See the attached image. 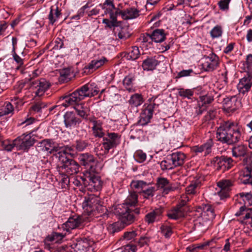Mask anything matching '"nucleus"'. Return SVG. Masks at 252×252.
<instances>
[{
	"label": "nucleus",
	"instance_id": "obj_29",
	"mask_svg": "<svg viewBox=\"0 0 252 252\" xmlns=\"http://www.w3.org/2000/svg\"><path fill=\"white\" fill-rule=\"evenodd\" d=\"M252 169L248 165L246 166L239 172V179L244 184L252 185V176L251 175Z\"/></svg>",
	"mask_w": 252,
	"mask_h": 252
},
{
	"label": "nucleus",
	"instance_id": "obj_51",
	"mask_svg": "<svg viewBox=\"0 0 252 252\" xmlns=\"http://www.w3.org/2000/svg\"><path fill=\"white\" fill-rule=\"evenodd\" d=\"M243 65L245 71L252 74V54H249L247 56L246 61Z\"/></svg>",
	"mask_w": 252,
	"mask_h": 252
},
{
	"label": "nucleus",
	"instance_id": "obj_3",
	"mask_svg": "<svg viewBox=\"0 0 252 252\" xmlns=\"http://www.w3.org/2000/svg\"><path fill=\"white\" fill-rule=\"evenodd\" d=\"M73 150L71 147L68 146L61 147L59 151L55 154L60 162L58 166V169L60 174L72 175L76 174L79 171L78 163L72 159L68 158Z\"/></svg>",
	"mask_w": 252,
	"mask_h": 252
},
{
	"label": "nucleus",
	"instance_id": "obj_28",
	"mask_svg": "<svg viewBox=\"0 0 252 252\" xmlns=\"http://www.w3.org/2000/svg\"><path fill=\"white\" fill-rule=\"evenodd\" d=\"M219 65V58L214 55L208 57L203 63V67L207 71H212L217 68Z\"/></svg>",
	"mask_w": 252,
	"mask_h": 252
},
{
	"label": "nucleus",
	"instance_id": "obj_45",
	"mask_svg": "<svg viewBox=\"0 0 252 252\" xmlns=\"http://www.w3.org/2000/svg\"><path fill=\"white\" fill-rule=\"evenodd\" d=\"M65 235L62 233L53 232L46 238L45 240L46 242L60 243Z\"/></svg>",
	"mask_w": 252,
	"mask_h": 252
},
{
	"label": "nucleus",
	"instance_id": "obj_37",
	"mask_svg": "<svg viewBox=\"0 0 252 252\" xmlns=\"http://www.w3.org/2000/svg\"><path fill=\"white\" fill-rule=\"evenodd\" d=\"M74 108L80 117L84 119H88V117L89 114L90 108L85 106L84 103H78L74 106Z\"/></svg>",
	"mask_w": 252,
	"mask_h": 252
},
{
	"label": "nucleus",
	"instance_id": "obj_36",
	"mask_svg": "<svg viewBox=\"0 0 252 252\" xmlns=\"http://www.w3.org/2000/svg\"><path fill=\"white\" fill-rule=\"evenodd\" d=\"M177 91V94L179 96L181 97L182 99H191L192 97L194 94L195 91H196V89H185L184 88H177L175 89Z\"/></svg>",
	"mask_w": 252,
	"mask_h": 252
},
{
	"label": "nucleus",
	"instance_id": "obj_60",
	"mask_svg": "<svg viewBox=\"0 0 252 252\" xmlns=\"http://www.w3.org/2000/svg\"><path fill=\"white\" fill-rule=\"evenodd\" d=\"M134 157L136 160L139 163L144 162L146 159V154L141 150L137 151Z\"/></svg>",
	"mask_w": 252,
	"mask_h": 252
},
{
	"label": "nucleus",
	"instance_id": "obj_53",
	"mask_svg": "<svg viewBox=\"0 0 252 252\" xmlns=\"http://www.w3.org/2000/svg\"><path fill=\"white\" fill-rule=\"evenodd\" d=\"M131 36L129 32H113L112 38L113 40H126Z\"/></svg>",
	"mask_w": 252,
	"mask_h": 252
},
{
	"label": "nucleus",
	"instance_id": "obj_49",
	"mask_svg": "<svg viewBox=\"0 0 252 252\" xmlns=\"http://www.w3.org/2000/svg\"><path fill=\"white\" fill-rule=\"evenodd\" d=\"M165 32H151V41L156 43L162 42L165 39Z\"/></svg>",
	"mask_w": 252,
	"mask_h": 252
},
{
	"label": "nucleus",
	"instance_id": "obj_55",
	"mask_svg": "<svg viewBox=\"0 0 252 252\" xmlns=\"http://www.w3.org/2000/svg\"><path fill=\"white\" fill-rule=\"evenodd\" d=\"M110 17V20L108 19H103V23L105 24L106 26L109 28H112L118 26V22L117 21V17L114 16L113 17Z\"/></svg>",
	"mask_w": 252,
	"mask_h": 252
},
{
	"label": "nucleus",
	"instance_id": "obj_54",
	"mask_svg": "<svg viewBox=\"0 0 252 252\" xmlns=\"http://www.w3.org/2000/svg\"><path fill=\"white\" fill-rule=\"evenodd\" d=\"M126 227L120 221L116 222L109 226V229L111 232L114 233L119 232Z\"/></svg>",
	"mask_w": 252,
	"mask_h": 252
},
{
	"label": "nucleus",
	"instance_id": "obj_48",
	"mask_svg": "<svg viewBox=\"0 0 252 252\" xmlns=\"http://www.w3.org/2000/svg\"><path fill=\"white\" fill-rule=\"evenodd\" d=\"M134 77L130 75L126 76L123 80V85L126 89L129 92H132L134 91L132 83Z\"/></svg>",
	"mask_w": 252,
	"mask_h": 252
},
{
	"label": "nucleus",
	"instance_id": "obj_52",
	"mask_svg": "<svg viewBox=\"0 0 252 252\" xmlns=\"http://www.w3.org/2000/svg\"><path fill=\"white\" fill-rule=\"evenodd\" d=\"M161 234L166 238H169L173 233L172 227L167 224H163L160 227Z\"/></svg>",
	"mask_w": 252,
	"mask_h": 252
},
{
	"label": "nucleus",
	"instance_id": "obj_42",
	"mask_svg": "<svg viewBox=\"0 0 252 252\" xmlns=\"http://www.w3.org/2000/svg\"><path fill=\"white\" fill-rule=\"evenodd\" d=\"M61 16V10L57 5H54L50 7L48 19L52 24H53Z\"/></svg>",
	"mask_w": 252,
	"mask_h": 252
},
{
	"label": "nucleus",
	"instance_id": "obj_33",
	"mask_svg": "<svg viewBox=\"0 0 252 252\" xmlns=\"http://www.w3.org/2000/svg\"><path fill=\"white\" fill-rule=\"evenodd\" d=\"M39 144V147H40L42 151L44 152L52 154L54 153V152L58 153L59 151V150H58L57 148L55 147L54 143L51 140H44L40 142Z\"/></svg>",
	"mask_w": 252,
	"mask_h": 252
},
{
	"label": "nucleus",
	"instance_id": "obj_50",
	"mask_svg": "<svg viewBox=\"0 0 252 252\" xmlns=\"http://www.w3.org/2000/svg\"><path fill=\"white\" fill-rule=\"evenodd\" d=\"M169 181L165 178H158L157 181V186L159 189L162 190V192L165 194V189L168 188Z\"/></svg>",
	"mask_w": 252,
	"mask_h": 252
},
{
	"label": "nucleus",
	"instance_id": "obj_34",
	"mask_svg": "<svg viewBox=\"0 0 252 252\" xmlns=\"http://www.w3.org/2000/svg\"><path fill=\"white\" fill-rule=\"evenodd\" d=\"M175 167L182 166L186 158L185 154L181 152H176L170 155Z\"/></svg>",
	"mask_w": 252,
	"mask_h": 252
},
{
	"label": "nucleus",
	"instance_id": "obj_5",
	"mask_svg": "<svg viewBox=\"0 0 252 252\" xmlns=\"http://www.w3.org/2000/svg\"><path fill=\"white\" fill-rule=\"evenodd\" d=\"M189 201V196L187 195H182L179 203L168 211L167 214L168 217L173 220H178L184 217L188 210L187 203Z\"/></svg>",
	"mask_w": 252,
	"mask_h": 252
},
{
	"label": "nucleus",
	"instance_id": "obj_32",
	"mask_svg": "<svg viewBox=\"0 0 252 252\" xmlns=\"http://www.w3.org/2000/svg\"><path fill=\"white\" fill-rule=\"evenodd\" d=\"M215 217L213 207L211 205H205L201 213V218L205 221L212 220Z\"/></svg>",
	"mask_w": 252,
	"mask_h": 252
},
{
	"label": "nucleus",
	"instance_id": "obj_39",
	"mask_svg": "<svg viewBox=\"0 0 252 252\" xmlns=\"http://www.w3.org/2000/svg\"><path fill=\"white\" fill-rule=\"evenodd\" d=\"M123 57L127 60L134 61L138 59L140 55L139 48L137 46L132 47L128 52L123 53Z\"/></svg>",
	"mask_w": 252,
	"mask_h": 252
},
{
	"label": "nucleus",
	"instance_id": "obj_26",
	"mask_svg": "<svg viewBox=\"0 0 252 252\" xmlns=\"http://www.w3.org/2000/svg\"><path fill=\"white\" fill-rule=\"evenodd\" d=\"M197 94H199V100L197 103L200 106H205L211 103L214 100V97L211 94H205L204 90L202 87H197L196 88Z\"/></svg>",
	"mask_w": 252,
	"mask_h": 252
},
{
	"label": "nucleus",
	"instance_id": "obj_9",
	"mask_svg": "<svg viewBox=\"0 0 252 252\" xmlns=\"http://www.w3.org/2000/svg\"><path fill=\"white\" fill-rule=\"evenodd\" d=\"M102 138V145L106 153L116 148L121 143V135L118 133L107 132Z\"/></svg>",
	"mask_w": 252,
	"mask_h": 252
},
{
	"label": "nucleus",
	"instance_id": "obj_8",
	"mask_svg": "<svg viewBox=\"0 0 252 252\" xmlns=\"http://www.w3.org/2000/svg\"><path fill=\"white\" fill-rule=\"evenodd\" d=\"M81 163L87 169V173H98L99 169L96 166L97 161L94 156L89 153L82 154L79 156Z\"/></svg>",
	"mask_w": 252,
	"mask_h": 252
},
{
	"label": "nucleus",
	"instance_id": "obj_23",
	"mask_svg": "<svg viewBox=\"0 0 252 252\" xmlns=\"http://www.w3.org/2000/svg\"><path fill=\"white\" fill-rule=\"evenodd\" d=\"M217 186L220 189L218 194L222 199L229 196V191L233 186V182L228 179L222 180L217 183Z\"/></svg>",
	"mask_w": 252,
	"mask_h": 252
},
{
	"label": "nucleus",
	"instance_id": "obj_43",
	"mask_svg": "<svg viewBox=\"0 0 252 252\" xmlns=\"http://www.w3.org/2000/svg\"><path fill=\"white\" fill-rule=\"evenodd\" d=\"M106 62H107V60L105 57H102L99 60H93L88 64L86 68L89 70H95L103 65Z\"/></svg>",
	"mask_w": 252,
	"mask_h": 252
},
{
	"label": "nucleus",
	"instance_id": "obj_13",
	"mask_svg": "<svg viewBox=\"0 0 252 252\" xmlns=\"http://www.w3.org/2000/svg\"><path fill=\"white\" fill-rule=\"evenodd\" d=\"M17 150H25L32 146L35 143V139L31 135L23 134L15 139Z\"/></svg>",
	"mask_w": 252,
	"mask_h": 252
},
{
	"label": "nucleus",
	"instance_id": "obj_61",
	"mask_svg": "<svg viewBox=\"0 0 252 252\" xmlns=\"http://www.w3.org/2000/svg\"><path fill=\"white\" fill-rule=\"evenodd\" d=\"M62 179L60 181V184L62 189H67L68 187V185L69 184V179L68 175L65 174H61Z\"/></svg>",
	"mask_w": 252,
	"mask_h": 252
},
{
	"label": "nucleus",
	"instance_id": "obj_64",
	"mask_svg": "<svg viewBox=\"0 0 252 252\" xmlns=\"http://www.w3.org/2000/svg\"><path fill=\"white\" fill-rule=\"evenodd\" d=\"M231 0H220L218 2L220 9L222 11H227L229 9V4Z\"/></svg>",
	"mask_w": 252,
	"mask_h": 252
},
{
	"label": "nucleus",
	"instance_id": "obj_18",
	"mask_svg": "<svg viewBox=\"0 0 252 252\" xmlns=\"http://www.w3.org/2000/svg\"><path fill=\"white\" fill-rule=\"evenodd\" d=\"M98 6L104 10L103 16L109 14V16L113 17L119 15L120 9L115 7L114 0H105L104 3L99 4Z\"/></svg>",
	"mask_w": 252,
	"mask_h": 252
},
{
	"label": "nucleus",
	"instance_id": "obj_6",
	"mask_svg": "<svg viewBox=\"0 0 252 252\" xmlns=\"http://www.w3.org/2000/svg\"><path fill=\"white\" fill-rule=\"evenodd\" d=\"M130 185L132 188L137 189L139 194H142L145 199H150L153 197L156 191L155 187L141 180L132 181Z\"/></svg>",
	"mask_w": 252,
	"mask_h": 252
},
{
	"label": "nucleus",
	"instance_id": "obj_1",
	"mask_svg": "<svg viewBox=\"0 0 252 252\" xmlns=\"http://www.w3.org/2000/svg\"><path fill=\"white\" fill-rule=\"evenodd\" d=\"M243 132V127L238 123L227 121L218 127L216 138L223 144L232 145L240 140Z\"/></svg>",
	"mask_w": 252,
	"mask_h": 252
},
{
	"label": "nucleus",
	"instance_id": "obj_56",
	"mask_svg": "<svg viewBox=\"0 0 252 252\" xmlns=\"http://www.w3.org/2000/svg\"><path fill=\"white\" fill-rule=\"evenodd\" d=\"M11 101L13 103V105H15V109L18 111L24 103L22 96L21 97L19 96H14L11 97Z\"/></svg>",
	"mask_w": 252,
	"mask_h": 252
},
{
	"label": "nucleus",
	"instance_id": "obj_7",
	"mask_svg": "<svg viewBox=\"0 0 252 252\" xmlns=\"http://www.w3.org/2000/svg\"><path fill=\"white\" fill-rule=\"evenodd\" d=\"M94 174L87 173L85 178H81L85 187L91 192L100 190L102 186L100 177L95 175Z\"/></svg>",
	"mask_w": 252,
	"mask_h": 252
},
{
	"label": "nucleus",
	"instance_id": "obj_35",
	"mask_svg": "<svg viewBox=\"0 0 252 252\" xmlns=\"http://www.w3.org/2000/svg\"><path fill=\"white\" fill-rule=\"evenodd\" d=\"M212 145V142L210 141L203 145L194 146L192 148L191 150L196 154L204 152V156H206L211 152Z\"/></svg>",
	"mask_w": 252,
	"mask_h": 252
},
{
	"label": "nucleus",
	"instance_id": "obj_15",
	"mask_svg": "<svg viewBox=\"0 0 252 252\" xmlns=\"http://www.w3.org/2000/svg\"><path fill=\"white\" fill-rule=\"evenodd\" d=\"M222 105L223 110L229 113L237 110L241 106V103L236 95H233L223 98Z\"/></svg>",
	"mask_w": 252,
	"mask_h": 252
},
{
	"label": "nucleus",
	"instance_id": "obj_19",
	"mask_svg": "<svg viewBox=\"0 0 252 252\" xmlns=\"http://www.w3.org/2000/svg\"><path fill=\"white\" fill-rule=\"evenodd\" d=\"M63 121L67 128L71 129L79 126L81 120L73 112H66L63 115Z\"/></svg>",
	"mask_w": 252,
	"mask_h": 252
},
{
	"label": "nucleus",
	"instance_id": "obj_2",
	"mask_svg": "<svg viewBox=\"0 0 252 252\" xmlns=\"http://www.w3.org/2000/svg\"><path fill=\"white\" fill-rule=\"evenodd\" d=\"M82 207L84 212L91 217H100L104 220L109 217V213L106 207L103 205V202L98 196L94 194L84 197Z\"/></svg>",
	"mask_w": 252,
	"mask_h": 252
},
{
	"label": "nucleus",
	"instance_id": "obj_31",
	"mask_svg": "<svg viewBox=\"0 0 252 252\" xmlns=\"http://www.w3.org/2000/svg\"><path fill=\"white\" fill-rule=\"evenodd\" d=\"M159 63L160 62L155 57H149L143 61L142 67L144 70L153 71Z\"/></svg>",
	"mask_w": 252,
	"mask_h": 252
},
{
	"label": "nucleus",
	"instance_id": "obj_44",
	"mask_svg": "<svg viewBox=\"0 0 252 252\" xmlns=\"http://www.w3.org/2000/svg\"><path fill=\"white\" fill-rule=\"evenodd\" d=\"M200 188V183L199 182L195 181L192 182L189 185L186 189V194L189 197L190 199V196L195 194Z\"/></svg>",
	"mask_w": 252,
	"mask_h": 252
},
{
	"label": "nucleus",
	"instance_id": "obj_22",
	"mask_svg": "<svg viewBox=\"0 0 252 252\" xmlns=\"http://www.w3.org/2000/svg\"><path fill=\"white\" fill-rule=\"evenodd\" d=\"M83 221L81 217L78 215H73L70 217L68 220L62 226V228L63 230L69 232L70 230L74 229L80 226Z\"/></svg>",
	"mask_w": 252,
	"mask_h": 252
},
{
	"label": "nucleus",
	"instance_id": "obj_17",
	"mask_svg": "<svg viewBox=\"0 0 252 252\" xmlns=\"http://www.w3.org/2000/svg\"><path fill=\"white\" fill-rule=\"evenodd\" d=\"M31 88L35 89L36 96H41L49 88L50 83L44 78H40L31 82Z\"/></svg>",
	"mask_w": 252,
	"mask_h": 252
},
{
	"label": "nucleus",
	"instance_id": "obj_30",
	"mask_svg": "<svg viewBox=\"0 0 252 252\" xmlns=\"http://www.w3.org/2000/svg\"><path fill=\"white\" fill-rule=\"evenodd\" d=\"M138 204V195L135 191L129 193L124 203L116 205V206H122L126 208H133Z\"/></svg>",
	"mask_w": 252,
	"mask_h": 252
},
{
	"label": "nucleus",
	"instance_id": "obj_21",
	"mask_svg": "<svg viewBox=\"0 0 252 252\" xmlns=\"http://www.w3.org/2000/svg\"><path fill=\"white\" fill-rule=\"evenodd\" d=\"M252 86V74L247 73V74L240 79L237 85V89L240 94H243L248 93Z\"/></svg>",
	"mask_w": 252,
	"mask_h": 252
},
{
	"label": "nucleus",
	"instance_id": "obj_11",
	"mask_svg": "<svg viewBox=\"0 0 252 252\" xmlns=\"http://www.w3.org/2000/svg\"><path fill=\"white\" fill-rule=\"evenodd\" d=\"M212 163L213 164L217 170L224 172L226 170H228L231 168L233 165V161L230 157H216L213 159Z\"/></svg>",
	"mask_w": 252,
	"mask_h": 252
},
{
	"label": "nucleus",
	"instance_id": "obj_12",
	"mask_svg": "<svg viewBox=\"0 0 252 252\" xmlns=\"http://www.w3.org/2000/svg\"><path fill=\"white\" fill-rule=\"evenodd\" d=\"M83 96L81 94L79 89H77L71 94L63 97V102L61 104L63 107H67L72 105L74 107L84 99Z\"/></svg>",
	"mask_w": 252,
	"mask_h": 252
},
{
	"label": "nucleus",
	"instance_id": "obj_16",
	"mask_svg": "<svg viewBox=\"0 0 252 252\" xmlns=\"http://www.w3.org/2000/svg\"><path fill=\"white\" fill-rule=\"evenodd\" d=\"M93 248L87 239L77 240L71 245L70 252H93Z\"/></svg>",
	"mask_w": 252,
	"mask_h": 252
},
{
	"label": "nucleus",
	"instance_id": "obj_46",
	"mask_svg": "<svg viewBox=\"0 0 252 252\" xmlns=\"http://www.w3.org/2000/svg\"><path fill=\"white\" fill-rule=\"evenodd\" d=\"M59 81L61 82H68L71 78V69L65 68L60 70Z\"/></svg>",
	"mask_w": 252,
	"mask_h": 252
},
{
	"label": "nucleus",
	"instance_id": "obj_14",
	"mask_svg": "<svg viewBox=\"0 0 252 252\" xmlns=\"http://www.w3.org/2000/svg\"><path fill=\"white\" fill-rule=\"evenodd\" d=\"M247 207L241 202L235 201L234 207L236 209H238V211L235 213V215L240 216L245 214L243 217L244 220H248L246 222H249L250 224L252 230V209H247Z\"/></svg>",
	"mask_w": 252,
	"mask_h": 252
},
{
	"label": "nucleus",
	"instance_id": "obj_59",
	"mask_svg": "<svg viewBox=\"0 0 252 252\" xmlns=\"http://www.w3.org/2000/svg\"><path fill=\"white\" fill-rule=\"evenodd\" d=\"M88 145L87 140H77L76 141L75 148L77 151L81 152L84 150L88 146Z\"/></svg>",
	"mask_w": 252,
	"mask_h": 252
},
{
	"label": "nucleus",
	"instance_id": "obj_41",
	"mask_svg": "<svg viewBox=\"0 0 252 252\" xmlns=\"http://www.w3.org/2000/svg\"><path fill=\"white\" fill-rule=\"evenodd\" d=\"M247 148L244 145H238L232 148V155L235 158L244 157L247 154Z\"/></svg>",
	"mask_w": 252,
	"mask_h": 252
},
{
	"label": "nucleus",
	"instance_id": "obj_25",
	"mask_svg": "<svg viewBox=\"0 0 252 252\" xmlns=\"http://www.w3.org/2000/svg\"><path fill=\"white\" fill-rule=\"evenodd\" d=\"M89 121L93 125L92 131L93 134L95 137L102 138L105 133L102 128V123L100 120H97L94 117L88 118Z\"/></svg>",
	"mask_w": 252,
	"mask_h": 252
},
{
	"label": "nucleus",
	"instance_id": "obj_62",
	"mask_svg": "<svg viewBox=\"0 0 252 252\" xmlns=\"http://www.w3.org/2000/svg\"><path fill=\"white\" fill-rule=\"evenodd\" d=\"M14 111L13 105L10 102H6L4 107L3 112H0L1 115H6L10 114Z\"/></svg>",
	"mask_w": 252,
	"mask_h": 252
},
{
	"label": "nucleus",
	"instance_id": "obj_38",
	"mask_svg": "<svg viewBox=\"0 0 252 252\" xmlns=\"http://www.w3.org/2000/svg\"><path fill=\"white\" fill-rule=\"evenodd\" d=\"M236 201L248 207L252 205V194L249 192H241L237 195Z\"/></svg>",
	"mask_w": 252,
	"mask_h": 252
},
{
	"label": "nucleus",
	"instance_id": "obj_10",
	"mask_svg": "<svg viewBox=\"0 0 252 252\" xmlns=\"http://www.w3.org/2000/svg\"><path fill=\"white\" fill-rule=\"evenodd\" d=\"M155 103L145 104L140 114V119L139 123L142 126H145L148 124L153 117V112L156 107H158Z\"/></svg>",
	"mask_w": 252,
	"mask_h": 252
},
{
	"label": "nucleus",
	"instance_id": "obj_40",
	"mask_svg": "<svg viewBox=\"0 0 252 252\" xmlns=\"http://www.w3.org/2000/svg\"><path fill=\"white\" fill-rule=\"evenodd\" d=\"M144 102V99L141 94L136 93L131 95L128 101L131 107H137L141 105Z\"/></svg>",
	"mask_w": 252,
	"mask_h": 252
},
{
	"label": "nucleus",
	"instance_id": "obj_63",
	"mask_svg": "<svg viewBox=\"0 0 252 252\" xmlns=\"http://www.w3.org/2000/svg\"><path fill=\"white\" fill-rule=\"evenodd\" d=\"M218 239L213 238L210 241L205 242L202 244L198 247L199 249H204L207 246L209 248H213L215 247V244L217 242Z\"/></svg>",
	"mask_w": 252,
	"mask_h": 252
},
{
	"label": "nucleus",
	"instance_id": "obj_4",
	"mask_svg": "<svg viewBox=\"0 0 252 252\" xmlns=\"http://www.w3.org/2000/svg\"><path fill=\"white\" fill-rule=\"evenodd\" d=\"M111 212L119 216V220L126 226L133 223L136 220L135 215L140 213L139 208H126L122 206H113Z\"/></svg>",
	"mask_w": 252,
	"mask_h": 252
},
{
	"label": "nucleus",
	"instance_id": "obj_27",
	"mask_svg": "<svg viewBox=\"0 0 252 252\" xmlns=\"http://www.w3.org/2000/svg\"><path fill=\"white\" fill-rule=\"evenodd\" d=\"M163 212L162 208L155 209L145 216V221L148 224H150L159 220L161 218Z\"/></svg>",
	"mask_w": 252,
	"mask_h": 252
},
{
	"label": "nucleus",
	"instance_id": "obj_24",
	"mask_svg": "<svg viewBox=\"0 0 252 252\" xmlns=\"http://www.w3.org/2000/svg\"><path fill=\"white\" fill-rule=\"evenodd\" d=\"M81 94L83 95L84 99L86 97H92L97 95L99 91L98 88L94 83L87 84L79 89Z\"/></svg>",
	"mask_w": 252,
	"mask_h": 252
},
{
	"label": "nucleus",
	"instance_id": "obj_20",
	"mask_svg": "<svg viewBox=\"0 0 252 252\" xmlns=\"http://www.w3.org/2000/svg\"><path fill=\"white\" fill-rule=\"evenodd\" d=\"M140 15V10L135 6H132L123 10L120 9L118 16H120L124 20H129L135 19L137 18Z\"/></svg>",
	"mask_w": 252,
	"mask_h": 252
},
{
	"label": "nucleus",
	"instance_id": "obj_47",
	"mask_svg": "<svg viewBox=\"0 0 252 252\" xmlns=\"http://www.w3.org/2000/svg\"><path fill=\"white\" fill-rule=\"evenodd\" d=\"M160 165L162 170H170L175 168L170 156H167L163 160L161 161Z\"/></svg>",
	"mask_w": 252,
	"mask_h": 252
},
{
	"label": "nucleus",
	"instance_id": "obj_57",
	"mask_svg": "<svg viewBox=\"0 0 252 252\" xmlns=\"http://www.w3.org/2000/svg\"><path fill=\"white\" fill-rule=\"evenodd\" d=\"M1 146L4 150L8 152L11 151L14 147L16 148L15 140L11 142L8 140L2 141Z\"/></svg>",
	"mask_w": 252,
	"mask_h": 252
},
{
	"label": "nucleus",
	"instance_id": "obj_58",
	"mask_svg": "<svg viewBox=\"0 0 252 252\" xmlns=\"http://www.w3.org/2000/svg\"><path fill=\"white\" fill-rule=\"evenodd\" d=\"M181 188L180 183L178 182L169 183L168 188L165 189V194L168 193L179 190Z\"/></svg>",
	"mask_w": 252,
	"mask_h": 252
}]
</instances>
